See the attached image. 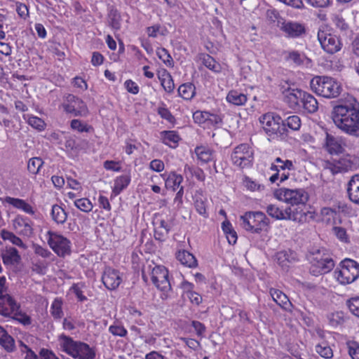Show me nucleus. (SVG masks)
<instances>
[{
	"label": "nucleus",
	"mask_w": 359,
	"mask_h": 359,
	"mask_svg": "<svg viewBox=\"0 0 359 359\" xmlns=\"http://www.w3.org/2000/svg\"><path fill=\"white\" fill-rule=\"evenodd\" d=\"M335 126L346 134L359 137V104L335 106L331 113Z\"/></svg>",
	"instance_id": "nucleus-1"
},
{
	"label": "nucleus",
	"mask_w": 359,
	"mask_h": 359,
	"mask_svg": "<svg viewBox=\"0 0 359 359\" xmlns=\"http://www.w3.org/2000/svg\"><path fill=\"white\" fill-rule=\"evenodd\" d=\"M59 341L62 351L74 359L95 358V348L85 342L74 341L72 337L64 334L59 336Z\"/></svg>",
	"instance_id": "nucleus-2"
},
{
	"label": "nucleus",
	"mask_w": 359,
	"mask_h": 359,
	"mask_svg": "<svg viewBox=\"0 0 359 359\" xmlns=\"http://www.w3.org/2000/svg\"><path fill=\"white\" fill-rule=\"evenodd\" d=\"M313 92L325 98L337 97L341 92V84L334 79L326 76H316L310 81Z\"/></svg>",
	"instance_id": "nucleus-3"
},
{
	"label": "nucleus",
	"mask_w": 359,
	"mask_h": 359,
	"mask_svg": "<svg viewBox=\"0 0 359 359\" xmlns=\"http://www.w3.org/2000/svg\"><path fill=\"white\" fill-rule=\"evenodd\" d=\"M142 278L145 282L148 278H151L153 284L160 290L167 292L170 290L171 285L168 280V271L163 266L149 265L142 271Z\"/></svg>",
	"instance_id": "nucleus-4"
},
{
	"label": "nucleus",
	"mask_w": 359,
	"mask_h": 359,
	"mask_svg": "<svg viewBox=\"0 0 359 359\" xmlns=\"http://www.w3.org/2000/svg\"><path fill=\"white\" fill-rule=\"evenodd\" d=\"M241 225L252 233H260L266 230L269 224V219L262 212H247L240 217Z\"/></svg>",
	"instance_id": "nucleus-5"
},
{
	"label": "nucleus",
	"mask_w": 359,
	"mask_h": 359,
	"mask_svg": "<svg viewBox=\"0 0 359 359\" xmlns=\"http://www.w3.org/2000/svg\"><path fill=\"white\" fill-rule=\"evenodd\" d=\"M334 278L341 285H348L359 277V263L353 259H345L334 272Z\"/></svg>",
	"instance_id": "nucleus-6"
},
{
	"label": "nucleus",
	"mask_w": 359,
	"mask_h": 359,
	"mask_svg": "<svg viewBox=\"0 0 359 359\" xmlns=\"http://www.w3.org/2000/svg\"><path fill=\"white\" fill-rule=\"evenodd\" d=\"M46 237L50 248L59 257L70 255L72 243L68 238L52 231H48Z\"/></svg>",
	"instance_id": "nucleus-7"
},
{
	"label": "nucleus",
	"mask_w": 359,
	"mask_h": 359,
	"mask_svg": "<svg viewBox=\"0 0 359 359\" xmlns=\"http://www.w3.org/2000/svg\"><path fill=\"white\" fill-rule=\"evenodd\" d=\"M275 197L292 205L304 204L308 200L306 192L302 189L280 188L274 192Z\"/></svg>",
	"instance_id": "nucleus-8"
},
{
	"label": "nucleus",
	"mask_w": 359,
	"mask_h": 359,
	"mask_svg": "<svg viewBox=\"0 0 359 359\" xmlns=\"http://www.w3.org/2000/svg\"><path fill=\"white\" fill-rule=\"evenodd\" d=\"M61 108L67 114L74 116H85L88 113V108L84 102L72 94H66L63 96Z\"/></svg>",
	"instance_id": "nucleus-9"
},
{
	"label": "nucleus",
	"mask_w": 359,
	"mask_h": 359,
	"mask_svg": "<svg viewBox=\"0 0 359 359\" xmlns=\"http://www.w3.org/2000/svg\"><path fill=\"white\" fill-rule=\"evenodd\" d=\"M266 211L269 216L279 220L286 219L301 222L306 217L305 213L302 210L298 211L297 208H286L283 210L275 205H269Z\"/></svg>",
	"instance_id": "nucleus-10"
},
{
	"label": "nucleus",
	"mask_w": 359,
	"mask_h": 359,
	"mask_svg": "<svg viewBox=\"0 0 359 359\" xmlns=\"http://www.w3.org/2000/svg\"><path fill=\"white\" fill-rule=\"evenodd\" d=\"M281 118L272 113H267L259 118L262 128L267 135L273 139L283 134V127L280 126Z\"/></svg>",
	"instance_id": "nucleus-11"
},
{
	"label": "nucleus",
	"mask_w": 359,
	"mask_h": 359,
	"mask_svg": "<svg viewBox=\"0 0 359 359\" xmlns=\"http://www.w3.org/2000/svg\"><path fill=\"white\" fill-rule=\"evenodd\" d=\"M253 158V150L248 144L237 146L231 154L233 164L241 168L250 166Z\"/></svg>",
	"instance_id": "nucleus-12"
},
{
	"label": "nucleus",
	"mask_w": 359,
	"mask_h": 359,
	"mask_svg": "<svg viewBox=\"0 0 359 359\" xmlns=\"http://www.w3.org/2000/svg\"><path fill=\"white\" fill-rule=\"evenodd\" d=\"M318 40L322 48L330 54L337 53L342 48L339 37L325 29H320L318 32Z\"/></svg>",
	"instance_id": "nucleus-13"
},
{
	"label": "nucleus",
	"mask_w": 359,
	"mask_h": 359,
	"mask_svg": "<svg viewBox=\"0 0 359 359\" xmlns=\"http://www.w3.org/2000/svg\"><path fill=\"white\" fill-rule=\"evenodd\" d=\"M334 266V260L328 255H316L311 261V273L314 276L330 272Z\"/></svg>",
	"instance_id": "nucleus-14"
},
{
	"label": "nucleus",
	"mask_w": 359,
	"mask_h": 359,
	"mask_svg": "<svg viewBox=\"0 0 359 359\" xmlns=\"http://www.w3.org/2000/svg\"><path fill=\"white\" fill-rule=\"evenodd\" d=\"M33 223L27 217L18 215L12 220V226L14 231L20 236L30 237L33 233Z\"/></svg>",
	"instance_id": "nucleus-15"
},
{
	"label": "nucleus",
	"mask_w": 359,
	"mask_h": 359,
	"mask_svg": "<svg viewBox=\"0 0 359 359\" xmlns=\"http://www.w3.org/2000/svg\"><path fill=\"white\" fill-rule=\"evenodd\" d=\"M102 281L108 290L116 289L122 282V278L118 271L108 267L103 272Z\"/></svg>",
	"instance_id": "nucleus-16"
},
{
	"label": "nucleus",
	"mask_w": 359,
	"mask_h": 359,
	"mask_svg": "<svg viewBox=\"0 0 359 359\" xmlns=\"http://www.w3.org/2000/svg\"><path fill=\"white\" fill-rule=\"evenodd\" d=\"M280 29L285 35L291 38H298L306 33L304 23L296 21H285L281 24Z\"/></svg>",
	"instance_id": "nucleus-17"
},
{
	"label": "nucleus",
	"mask_w": 359,
	"mask_h": 359,
	"mask_svg": "<svg viewBox=\"0 0 359 359\" xmlns=\"http://www.w3.org/2000/svg\"><path fill=\"white\" fill-rule=\"evenodd\" d=\"M19 305L9 294H0V314L4 316H10L18 311Z\"/></svg>",
	"instance_id": "nucleus-18"
},
{
	"label": "nucleus",
	"mask_w": 359,
	"mask_h": 359,
	"mask_svg": "<svg viewBox=\"0 0 359 359\" xmlns=\"http://www.w3.org/2000/svg\"><path fill=\"white\" fill-rule=\"evenodd\" d=\"M4 203L30 215H34L36 212L34 208L29 203L21 198L6 196L4 198Z\"/></svg>",
	"instance_id": "nucleus-19"
},
{
	"label": "nucleus",
	"mask_w": 359,
	"mask_h": 359,
	"mask_svg": "<svg viewBox=\"0 0 359 359\" xmlns=\"http://www.w3.org/2000/svg\"><path fill=\"white\" fill-rule=\"evenodd\" d=\"M154 238L159 241H163L167 238L171 229V224L168 222L161 219H156L154 222Z\"/></svg>",
	"instance_id": "nucleus-20"
},
{
	"label": "nucleus",
	"mask_w": 359,
	"mask_h": 359,
	"mask_svg": "<svg viewBox=\"0 0 359 359\" xmlns=\"http://www.w3.org/2000/svg\"><path fill=\"white\" fill-rule=\"evenodd\" d=\"M353 166V163L348 157L334 158L330 163L329 169L333 174L346 172Z\"/></svg>",
	"instance_id": "nucleus-21"
},
{
	"label": "nucleus",
	"mask_w": 359,
	"mask_h": 359,
	"mask_svg": "<svg viewBox=\"0 0 359 359\" xmlns=\"http://www.w3.org/2000/svg\"><path fill=\"white\" fill-rule=\"evenodd\" d=\"M302 94L300 104H302L304 109L310 114L317 111L318 102L316 97L313 95L304 90Z\"/></svg>",
	"instance_id": "nucleus-22"
},
{
	"label": "nucleus",
	"mask_w": 359,
	"mask_h": 359,
	"mask_svg": "<svg viewBox=\"0 0 359 359\" xmlns=\"http://www.w3.org/2000/svg\"><path fill=\"white\" fill-rule=\"evenodd\" d=\"M270 294L273 300L283 309L287 311H292V303L290 302L287 295L282 291L276 289H271Z\"/></svg>",
	"instance_id": "nucleus-23"
},
{
	"label": "nucleus",
	"mask_w": 359,
	"mask_h": 359,
	"mask_svg": "<svg viewBox=\"0 0 359 359\" xmlns=\"http://www.w3.org/2000/svg\"><path fill=\"white\" fill-rule=\"evenodd\" d=\"M347 193L352 202L359 204V175H353L349 180Z\"/></svg>",
	"instance_id": "nucleus-24"
},
{
	"label": "nucleus",
	"mask_w": 359,
	"mask_h": 359,
	"mask_svg": "<svg viewBox=\"0 0 359 359\" xmlns=\"http://www.w3.org/2000/svg\"><path fill=\"white\" fill-rule=\"evenodd\" d=\"M3 262L5 265H15L20 262L21 257L18 250L13 247L6 248L1 254Z\"/></svg>",
	"instance_id": "nucleus-25"
},
{
	"label": "nucleus",
	"mask_w": 359,
	"mask_h": 359,
	"mask_svg": "<svg viewBox=\"0 0 359 359\" xmlns=\"http://www.w3.org/2000/svg\"><path fill=\"white\" fill-rule=\"evenodd\" d=\"M303 90L299 89H288L285 93L284 100L292 108H295L300 104V100Z\"/></svg>",
	"instance_id": "nucleus-26"
},
{
	"label": "nucleus",
	"mask_w": 359,
	"mask_h": 359,
	"mask_svg": "<svg viewBox=\"0 0 359 359\" xmlns=\"http://www.w3.org/2000/svg\"><path fill=\"white\" fill-rule=\"evenodd\" d=\"M285 61L292 62L297 66L304 64L305 60L310 61L306 56L297 50H287L283 53Z\"/></svg>",
	"instance_id": "nucleus-27"
},
{
	"label": "nucleus",
	"mask_w": 359,
	"mask_h": 359,
	"mask_svg": "<svg viewBox=\"0 0 359 359\" xmlns=\"http://www.w3.org/2000/svg\"><path fill=\"white\" fill-rule=\"evenodd\" d=\"M130 180L131 179L130 175H123L117 177L114 180L112 193L115 196L120 194L125 189L127 188L130 182Z\"/></svg>",
	"instance_id": "nucleus-28"
},
{
	"label": "nucleus",
	"mask_w": 359,
	"mask_h": 359,
	"mask_svg": "<svg viewBox=\"0 0 359 359\" xmlns=\"http://www.w3.org/2000/svg\"><path fill=\"white\" fill-rule=\"evenodd\" d=\"M0 345L7 352H13L15 350V341L13 338L1 326H0Z\"/></svg>",
	"instance_id": "nucleus-29"
},
{
	"label": "nucleus",
	"mask_w": 359,
	"mask_h": 359,
	"mask_svg": "<svg viewBox=\"0 0 359 359\" xmlns=\"http://www.w3.org/2000/svg\"><path fill=\"white\" fill-rule=\"evenodd\" d=\"M176 257L180 263L190 268L197 266V260L195 257L187 250H180L177 252Z\"/></svg>",
	"instance_id": "nucleus-30"
},
{
	"label": "nucleus",
	"mask_w": 359,
	"mask_h": 359,
	"mask_svg": "<svg viewBox=\"0 0 359 359\" xmlns=\"http://www.w3.org/2000/svg\"><path fill=\"white\" fill-rule=\"evenodd\" d=\"M325 147L327 151L331 154H337L343 151V147L339 141L328 133H326Z\"/></svg>",
	"instance_id": "nucleus-31"
},
{
	"label": "nucleus",
	"mask_w": 359,
	"mask_h": 359,
	"mask_svg": "<svg viewBox=\"0 0 359 359\" xmlns=\"http://www.w3.org/2000/svg\"><path fill=\"white\" fill-rule=\"evenodd\" d=\"M158 79L161 85L168 93H172L175 88V84L172 76L166 71L163 70L158 74Z\"/></svg>",
	"instance_id": "nucleus-32"
},
{
	"label": "nucleus",
	"mask_w": 359,
	"mask_h": 359,
	"mask_svg": "<svg viewBox=\"0 0 359 359\" xmlns=\"http://www.w3.org/2000/svg\"><path fill=\"white\" fill-rule=\"evenodd\" d=\"M0 235L3 240L8 241L14 245H16L23 250H26L27 248L22 239L11 231H9L6 229H2L1 231Z\"/></svg>",
	"instance_id": "nucleus-33"
},
{
	"label": "nucleus",
	"mask_w": 359,
	"mask_h": 359,
	"mask_svg": "<svg viewBox=\"0 0 359 359\" xmlns=\"http://www.w3.org/2000/svg\"><path fill=\"white\" fill-rule=\"evenodd\" d=\"M165 180V186L168 189L175 191L183 181V177L181 175L177 174L175 172H170Z\"/></svg>",
	"instance_id": "nucleus-34"
},
{
	"label": "nucleus",
	"mask_w": 359,
	"mask_h": 359,
	"mask_svg": "<svg viewBox=\"0 0 359 359\" xmlns=\"http://www.w3.org/2000/svg\"><path fill=\"white\" fill-rule=\"evenodd\" d=\"M195 154L198 160L203 163H208L213 159L214 153L212 149L208 147L199 146L195 149Z\"/></svg>",
	"instance_id": "nucleus-35"
},
{
	"label": "nucleus",
	"mask_w": 359,
	"mask_h": 359,
	"mask_svg": "<svg viewBox=\"0 0 359 359\" xmlns=\"http://www.w3.org/2000/svg\"><path fill=\"white\" fill-rule=\"evenodd\" d=\"M226 100L234 105L241 106L246 103L247 95L238 90H231L226 95Z\"/></svg>",
	"instance_id": "nucleus-36"
},
{
	"label": "nucleus",
	"mask_w": 359,
	"mask_h": 359,
	"mask_svg": "<svg viewBox=\"0 0 359 359\" xmlns=\"http://www.w3.org/2000/svg\"><path fill=\"white\" fill-rule=\"evenodd\" d=\"M203 65L213 72L219 73L222 70L221 65L208 54H201L199 56Z\"/></svg>",
	"instance_id": "nucleus-37"
},
{
	"label": "nucleus",
	"mask_w": 359,
	"mask_h": 359,
	"mask_svg": "<svg viewBox=\"0 0 359 359\" xmlns=\"http://www.w3.org/2000/svg\"><path fill=\"white\" fill-rule=\"evenodd\" d=\"M51 217L55 222L62 224L67 219V214L61 206L55 204L52 206Z\"/></svg>",
	"instance_id": "nucleus-38"
},
{
	"label": "nucleus",
	"mask_w": 359,
	"mask_h": 359,
	"mask_svg": "<svg viewBox=\"0 0 359 359\" xmlns=\"http://www.w3.org/2000/svg\"><path fill=\"white\" fill-rule=\"evenodd\" d=\"M274 162L276 164L273 163L271 166V170L279 172L280 170H294V166L293 162L290 160H283L280 157H277Z\"/></svg>",
	"instance_id": "nucleus-39"
},
{
	"label": "nucleus",
	"mask_w": 359,
	"mask_h": 359,
	"mask_svg": "<svg viewBox=\"0 0 359 359\" xmlns=\"http://www.w3.org/2000/svg\"><path fill=\"white\" fill-rule=\"evenodd\" d=\"M196 88L193 83L182 84L178 88V94L184 100H191L196 93Z\"/></svg>",
	"instance_id": "nucleus-40"
},
{
	"label": "nucleus",
	"mask_w": 359,
	"mask_h": 359,
	"mask_svg": "<svg viewBox=\"0 0 359 359\" xmlns=\"http://www.w3.org/2000/svg\"><path fill=\"white\" fill-rule=\"evenodd\" d=\"M62 304L61 298H55L52 302L50 313L55 320H60L63 317Z\"/></svg>",
	"instance_id": "nucleus-41"
},
{
	"label": "nucleus",
	"mask_w": 359,
	"mask_h": 359,
	"mask_svg": "<svg viewBox=\"0 0 359 359\" xmlns=\"http://www.w3.org/2000/svg\"><path fill=\"white\" fill-rule=\"evenodd\" d=\"M163 142L171 147H175L180 140L178 134L173 130L163 131L161 133Z\"/></svg>",
	"instance_id": "nucleus-42"
},
{
	"label": "nucleus",
	"mask_w": 359,
	"mask_h": 359,
	"mask_svg": "<svg viewBox=\"0 0 359 359\" xmlns=\"http://www.w3.org/2000/svg\"><path fill=\"white\" fill-rule=\"evenodd\" d=\"M315 351L325 359H331L333 357V351L326 341H322L316 344Z\"/></svg>",
	"instance_id": "nucleus-43"
},
{
	"label": "nucleus",
	"mask_w": 359,
	"mask_h": 359,
	"mask_svg": "<svg viewBox=\"0 0 359 359\" xmlns=\"http://www.w3.org/2000/svg\"><path fill=\"white\" fill-rule=\"evenodd\" d=\"M23 118L32 128L39 131L43 130L45 129L46 123L41 118L30 114H25Z\"/></svg>",
	"instance_id": "nucleus-44"
},
{
	"label": "nucleus",
	"mask_w": 359,
	"mask_h": 359,
	"mask_svg": "<svg viewBox=\"0 0 359 359\" xmlns=\"http://www.w3.org/2000/svg\"><path fill=\"white\" fill-rule=\"evenodd\" d=\"M223 231L226 233L229 243H236L237 240L236 232L232 229L231 224L229 221H224L222 224Z\"/></svg>",
	"instance_id": "nucleus-45"
},
{
	"label": "nucleus",
	"mask_w": 359,
	"mask_h": 359,
	"mask_svg": "<svg viewBox=\"0 0 359 359\" xmlns=\"http://www.w3.org/2000/svg\"><path fill=\"white\" fill-rule=\"evenodd\" d=\"M43 164V161L41 158L34 157L29 160L27 163L28 171L33 175L39 173L41 168Z\"/></svg>",
	"instance_id": "nucleus-46"
},
{
	"label": "nucleus",
	"mask_w": 359,
	"mask_h": 359,
	"mask_svg": "<svg viewBox=\"0 0 359 359\" xmlns=\"http://www.w3.org/2000/svg\"><path fill=\"white\" fill-rule=\"evenodd\" d=\"M74 204L78 209L84 212H90L93 208V203L87 198L76 199Z\"/></svg>",
	"instance_id": "nucleus-47"
},
{
	"label": "nucleus",
	"mask_w": 359,
	"mask_h": 359,
	"mask_svg": "<svg viewBox=\"0 0 359 359\" xmlns=\"http://www.w3.org/2000/svg\"><path fill=\"white\" fill-rule=\"evenodd\" d=\"M283 126H287L292 130H299L302 123L301 119L297 115H292L287 117L283 122Z\"/></svg>",
	"instance_id": "nucleus-48"
},
{
	"label": "nucleus",
	"mask_w": 359,
	"mask_h": 359,
	"mask_svg": "<svg viewBox=\"0 0 359 359\" xmlns=\"http://www.w3.org/2000/svg\"><path fill=\"white\" fill-rule=\"evenodd\" d=\"M19 350L22 355H25L24 359H39V357L22 341H19Z\"/></svg>",
	"instance_id": "nucleus-49"
},
{
	"label": "nucleus",
	"mask_w": 359,
	"mask_h": 359,
	"mask_svg": "<svg viewBox=\"0 0 359 359\" xmlns=\"http://www.w3.org/2000/svg\"><path fill=\"white\" fill-rule=\"evenodd\" d=\"M195 208L196 211L201 215L207 217V210H206V200L202 196H195Z\"/></svg>",
	"instance_id": "nucleus-50"
},
{
	"label": "nucleus",
	"mask_w": 359,
	"mask_h": 359,
	"mask_svg": "<svg viewBox=\"0 0 359 359\" xmlns=\"http://www.w3.org/2000/svg\"><path fill=\"white\" fill-rule=\"evenodd\" d=\"M109 23L112 29L118 30L121 28V16L116 10H111L109 13Z\"/></svg>",
	"instance_id": "nucleus-51"
},
{
	"label": "nucleus",
	"mask_w": 359,
	"mask_h": 359,
	"mask_svg": "<svg viewBox=\"0 0 359 359\" xmlns=\"http://www.w3.org/2000/svg\"><path fill=\"white\" fill-rule=\"evenodd\" d=\"M156 54L167 66L171 67L173 64V60L168 50L163 48H158L156 50Z\"/></svg>",
	"instance_id": "nucleus-52"
},
{
	"label": "nucleus",
	"mask_w": 359,
	"mask_h": 359,
	"mask_svg": "<svg viewBox=\"0 0 359 359\" xmlns=\"http://www.w3.org/2000/svg\"><path fill=\"white\" fill-rule=\"evenodd\" d=\"M332 231L336 237L341 242L347 243L349 242V237L346 233V230L341 226H334Z\"/></svg>",
	"instance_id": "nucleus-53"
},
{
	"label": "nucleus",
	"mask_w": 359,
	"mask_h": 359,
	"mask_svg": "<svg viewBox=\"0 0 359 359\" xmlns=\"http://www.w3.org/2000/svg\"><path fill=\"white\" fill-rule=\"evenodd\" d=\"M348 353L352 359H359V344L355 341L346 343Z\"/></svg>",
	"instance_id": "nucleus-54"
},
{
	"label": "nucleus",
	"mask_w": 359,
	"mask_h": 359,
	"mask_svg": "<svg viewBox=\"0 0 359 359\" xmlns=\"http://www.w3.org/2000/svg\"><path fill=\"white\" fill-rule=\"evenodd\" d=\"M109 332L114 336L123 337H126L128 332L126 329L120 325L114 324L109 326Z\"/></svg>",
	"instance_id": "nucleus-55"
},
{
	"label": "nucleus",
	"mask_w": 359,
	"mask_h": 359,
	"mask_svg": "<svg viewBox=\"0 0 359 359\" xmlns=\"http://www.w3.org/2000/svg\"><path fill=\"white\" fill-rule=\"evenodd\" d=\"M13 315V319L24 325H29L32 323L31 318L25 313L15 311Z\"/></svg>",
	"instance_id": "nucleus-56"
},
{
	"label": "nucleus",
	"mask_w": 359,
	"mask_h": 359,
	"mask_svg": "<svg viewBox=\"0 0 359 359\" xmlns=\"http://www.w3.org/2000/svg\"><path fill=\"white\" fill-rule=\"evenodd\" d=\"M84 285L83 283L74 284L71 287V290L75 294L78 300L80 302H84L87 299L86 297L83 294L82 289Z\"/></svg>",
	"instance_id": "nucleus-57"
},
{
	"label": "nucleus",
	"mask_w": 359,
	"mask_h": 359,
	"mask_svg": "<svg viewBox=\"0 0 359 359\" xmlns=\"http://www.w3.org/2000/svg\"><path fill=\"white\" fill-rule=\"evenodd\" d=\"M323 220L329 222L333 219L336 215V211L330 208H323L320 210Z\"/></svg>",
	"instance_id": "nucleus-58"
},
{
	"label": "nucleus",
	"mask_w": 359,
	"mask_h": 359,
	"mask_svg": "<svg viewBox=\"0 0 359 359\" xmlns=\"http://www.w3.org/2000/svg\"><path fill=\"white\" fill-rule=\"evenodd\" d=\"M32 248L36 255L43 258H48L51 255V252L47 248L38 244H34Z\"/></svg>",
	"instance_id": "nucleus-59"
},
{
	"label": "nucleus",
	"mask_w": 359,
	"mask_h": 359,
	"mask_svg": "<svg viewBox=\"0 0 359 359\" xmlns=\"http://www.w3.org/2000/svg\"><path fill=\"white\" fill-rule=\"evenodd\" d=\"M350 311L359 318V297L351 299L348 304Z\"/></svg>",
	"instance_id": "nucleus-60"
},
{
	"label": "nucleus",
	"mask_w": 359,
	"mask_h": 359,
	"mask_svg": "<svg viewBox=\"0 0 359 359\" xmlns=\"http://www.w3.org/2000/svg\"><path fill=\"white\" fill-rule=\"evenodd\" d=\"M71 128L79 132H88V127L78 119H74L71 121Z\"/></svg>",
	"instance_id": "nucleus-61"
},
{
	"label": "nucleus",
	"mask_w": 359,
	"mask_h": 359,
	"mask_svg": "<svg viewBox=\"0 0 359 359\" xmlns=\"http://www.w3.org/2000/svg\"><path fill=\"white\" fill-rule=\"evenodd\" d=\"M149 168L153 171L160 172L165 168L164 163L160 159L152 160L149 163Z\"/></svg>",
	"instance_id": "nucleus-62"
},
{
	"label": "nucleus",
	"mask_w": 359,
	"mask_h": 359,
	"mask_svg": "<svg viewBox=\"0 0 359 359\" xmlns=\"http://www.w3.org/2000/svg\"><path fill=\"white\" fill-rule=\"evenodd\" d=\"M124 86L128 92L136 95L139 93L140 88L137 84L130 79L126 80L124 83Z\"/></svg>",
	"instance_id": "nucleus-63"
},
{
	"label": "nucleus",
	"mask_w": 359,
	"mask_h": 359,
	"mask_svg": "<svg viewBox=\"0 0 359 359\" xmlns=\"http://www.w3.org/2000/svg\"><path fill=\"white\" fill-rule=\"evenodd\" d=\"M245 187L250 191H255L256 190H259L260 188V184L257 183L255 181H253L250 178L246 177L243 181Z\"/></svg>",
	"instance_id": "nucleus-64"
}]
</instances>
